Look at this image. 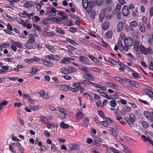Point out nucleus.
<instances>
[{
	"label": "nucleus",
	"instance_id": "f257e3e1",
	"mask_svg": "<svg viewBox=\"0 0 153 153\" xmlns=\"http://www.w3.org/2000/svg\"><path fill=\"white\" fill-rule=\"evenodd\" d=\"M82 83L81 82H77L74 83L72 85L74 88L71 87H70V91L73 92H76L80 91L81 93L82 92L84 89L82 87Z\"/></svg>",
	"mask_w": 153,
	"mask_h": 153
},
{
	"label": "nucleus",
	"instance_id": "f03ea898",
	"mask_svg": "<svg viewBox=\"0 0 153 153\" xmlns=\"http://www.w3.org/2000/svg\"><path fill=\"white\" fill-rule=\"evenodd\" d=\"M82 4L84 8L86 9V12L89 14L92 10L93 4L92 1H88V0H82Z\"/></svg>",
	"mask_w": 153,
	"mask_h": 153
},
{
	"label": "nucleus",
	"instance_id": "7ed1b4c3",
	"mask_svg": "<svg viewBox=\"0 0 153 153\" xmlns=\"http://www.w3.org/2000/svg\"><path fill=\"white\" fill-rule=\"evenodd\" d=\"M34 13L32 12L30 13H28L26 11H24L22 12H21L19 14V16L23 18H28L30 19L31 17L33 16Z\"/></svg>",
	"mask_w": 153,
	"mask_h": 153
},
{
	"label": "nucleus",
	"instance_id": "20e7f679",
	"mask_svg": "<svg viewBox=\"0 0 153 153\" xmlns=\"http://www.w3.org/2000/svg\"><path fill=\"white\" fill-rule=\"evenodd\" d=\"M141 52L142 53L145 55H147L148 53H152V51L150 47L146 48L143 45L140 46Z\"/></svg>",
	"mask_w": 153,
	"mask_h": 153
},
{
	"label": "nucleus",
	"instance_id": "39448f33",
	"mask_svg": "<svg viewBox=\"0 0 153 153\" xmlns=\"http://www.w3.org/2000/svg\"><path fill=\"white\" fill-rule=\"evenodd\" d=\"M83 83L84 84H85L86 85H92L94 86L102 89V85L99 84H98L96 83H93L92 82L88 80V79H85L83 81Z\"/></svg>",
	"mask_w": 153,
	"mask_h": 153
},
{
	"label": "nucleus",
	"instance_id": "423d86ee",
	"mask_svg": "<svg viewBox=\"0 0 153 153\" xmlns=\"http://www.w3.org/2000/svg\"><path fill=\"white\" fill-rule=\"evenodd\" d=\"M117 46L118 48L121 51H127L128 49V48L127 46H123L122 42L120 40H119L117 42Z\"/></svg>",
	"mask_w": 153,
	"mask_h": 153
},
{
	"label": "nucleus",
	"instance_id": "0eeeda50",
	"mask_svg": "<svg viewBox=\"0 0 153 153\" xmlns=\"http://www.w3.org/2000/svg\"><path fill=\"white\" fill-rule=\"evenodd\" d=\"M133 39L130 37H128L126 38L124 41V43L125 46H131L133 44Z\"/></svg>",
	"mask_w": 153,
	"mask_h": 153
},
{
	"label": "nucleus",
	"instance_id": "6e6552de",
	"mask_svg": "<svg viewBox=\"0 0 153 153\" xmlns=\"http://www.w3.org/2000/svg\"><path fill=\"white\" fill-rule=\"evenodd\" d=\"M135 117L134 115L133 114H131L130 115L129 119L126 120V121L129 124L131 127L134 126L133 123L135 122Z\"/></svg>",
	"mask_w": 153,
	"mask_h": 153
},
{
	"label": "nucleus",
	"instance_id": "1a4fd4ad",
	"mask_svg": "<svg viewBox=\"0 0 153 153\" xmlns=\"http://www.w3.org/2000/svg\"><path fill=\"white\" fill-rule=\"evenodd\" d=\"M102 142V140L100 138L95 137L93 141V144L98 147L101 146V142Z\"/></svg>",
	"mask_w": 153,
	"mask_h": 153
},
{
	"label": "nucleus",
	"instance_id": "9d476101",
	"mask_svg": "<svg viewBox=\"0 0 153 153\" xmlns=\"http://www.w3.org/2000/svg\"><path fill=\"white\" fill-rule=\"evenodd\" d=\"M114 112L116 114L115 117L116 119L122 125H124L126 124V122L123 120L122 116L117 114V112Z\"/></svg>",
	"mask_w": 153,
	"mask_h": 153
},
{
	"label": "nucleus",
	"instance_id": "9b49d317",
	"mask_svg": "<svg viewBox=\"0 0 153 153\" xmlns=\"http://www.w3.org/2000/svg\"><path fill=\"white\" fill-rule=\"evenodd\" d=\"M108 131L110 134L112 135L113 137H116L118 135V132L115 129L111 127H109L108 128Z\"/></svg>",
	"mask_w": 153,
	"mask_h": 153
},
{
	"label": "nucleus",
	"instance_id": "f8f14e48",
	"mask_svg": "<svg viewBox=\"0 0 153 153\" xmlns=\"http://www.w3.org/2000/svg\"><path fill=\"white\" fill-rule=\"evenodd\" d=\"M84 78L87 79H89L91 81H94L95 79V78L89 73L85 74L83 76Z\"/></svg>",
	"mask_w": 153,
	"mask_h": 153
},
{
	"label": "nucleus",
	"instance_id": "ddd939ff",
	"mask_svg": "<svg viewBox=\"0 0 153 153\" xmlns=\"http://www.w3.org/2000/svg\"><path fill=\"white\" fill-rule=\"evenodd\" d=\"M122 13L125 16H127L129 14V11L128 7L127 6L125 5L123 7L122 9Z\"/></svg>",
	"mask_w": 153,
	"mask_h": 153
},
{
	"label": "nucleus",
	"instance_id": "4468645a",
	"mask_svg": "<svg viewBox=\"0 0 153 153\" xmlns=\"http://www.w3.org/2000/svg\"><path fill=\"white\" fill-rule=\"evenodd\" d=\"M35 4V2L34 1H28L24 4V7L26 8H29L34 6Z\"/></svg>",
	"mask_w": 153,
	"mask_h": 153
},
{
	"label": "nucleus",
	"instance_id": "2eb2a0df",
	"mask_svg": "<svg viewBox=\"0 0 153 153\" xmlns=\"http://www.w3.org/2000/svg\"><path fill=\"white\" fill-rule=\"evenodd\" d=\"M138 23L135 20L131 21L129 23L130 27L131 30H133V28L137 27L138 26Z\"/></svg>",
	"mask_w": 153,
	"mask_h": 153
},
{
	"label": "nucleus",
	"instance_id": "dca6fc26",
	"mask_svg": "<svg viewBox=\"0 0 153 153\" xmlns=\"http://www.w3.org/2000/svg\"><path fill=\"white\" fill-rule=\"evenodd\" d=\"M139 44L140 42L138 41H136L134 42V48L135 51H138L140 50V48Z\"/></svg>",
	"mask_w": 153,
	"mask_h": 153
},
{
	"label": "nucleus",
	"instance_id": "f3484780",
	"mask_svg": "<svg viewBox=\"0 0 153 153\" xmlns=\"http://www.w3.org/2000/svg\"><path fill=\"white\" fill-rule=\"evenodd\" d=\"M89 119L87 117L84 118V120L82 124V126L85 127H87L89 123Z\"/></svg>",
	"mask_w": 153,
	"mask_h": 153
},
{
	"label": "nucleus",
	"instance_id": "a211bd4d",
	"mask_svg": "<svg viewBox=\"0 0 153 153\" xmlns=\"http://www.w3.org/2000/svg\"><path fill=\"white\" fill-rule=\"evenodd\" d=\"M123 24L122 22H119L117 25V31L119 32H121L123 28Z\"/></svg>",
	"mask_w": 153,
	"mask_h": 153
},
{
	"label": "nucleus",
	"instance_id": "6ab92c4d",
	"mask_svg": "<svg viewBox=\"0 0 153 153\" xmlns=\"http://www.w3.org/2000/svg\"><path fill=\"white\" fill-rule=\"evenodd\" d=\"M109 25V22H105L102 25V29L104 30H106L108 29Z\"/></svg>",
	"mask_w": 153,
	"mask_h": 153
},
{
	"label": "nucleus",
	"instance_id": "aec40b11",
	"mask_svg": "<svg viewBox=\"0 0 153 153\" xmlns=\"http://www.w3.org/2000/svg\"><path fill=\"white\" fill-rule=\"evenodd\" d=\"M10 42L12 44L15 45L18 48H22L23 47V45L19 43L18 42H16L13 40H11Z\"/></svg>",
	"mask_w": 153,
	"mask_h": 153
},
{
	"label": "nucleus",
	"instance_id": "412c9836",
	"mask_svg": "<svg viewBox=\"0 0 153 153\" xmlns=\"http://www.w3.org/2000/svg\"><path fill=\"white\" fill-rule=\"evenodd\" d=\"M144 92L148 94L150 97L153 98V92L149 89H144Z\"/></svg>",
	"mask_w": 153,
	"mask_h": 153
},
{
	"label": "nucleus",
	"instance_id": "4be33fe9",
	"mask_svg": "<svg viewBox=\"0 0 153 153\" xmlns=\"http://www.w3.org/2000/svg\"><path fill=\"white\" fill-rule=\"evenodd\" d=\"M45 47L49 51L52 52H54L55 51V49L54 47L49 44L45 45Z\"/></svg>",
	"mask_w": 153,
	"mask_h": 153
},
{
	"label": "nucleus",
	"instance_id": "5701e85b",
	"mask_svg": "<svg viewBox=\"0 0 153 153\" xmlns=\"http://www.w3.org/2000/svg\"><path fill=\"white\" fill-rule=\"evenodd\" d=\"M143 114L147 119L150 120L152 115V113L148 111H145L144 112Z\"/></svg>",
	"mask_w": 153,
	"mask_h": 153
},
{
	"label": "nucleus",
	"instance_id": "b1692460",
	"mask_svg": "<svg viewBox=\"0 0 153 153\" xmlns=\"http://www.w3.org/2000/svg\"><path fill=\"white\" fill-rule=\"evenodd\" d=\"M61 63L67 64L70 63L69 57H65L61 60Z\"/></svg>",
	"mask_w": 153,
	"mask_h": 153
},
{
	"label": "nucleus",
	"instance_id": "393cba45",
	"mask_svg": "<svg viewBox=\"0 0 153 153\" xmlns=\"http://www.w3.org/2000/svg\"><path fill=\"white\" fill-rule=\"evenodd\" d=\"M35 41V39L34 36L32 34H31L29 36V39L27 41V43L26 44L27 46H28V43H32L34 42Z\"/></svg>",
	"mask_w": 153,
	"mask_h": 153
},
{
	"label": "nucleus",
	"instance_id": "a878e982",
	"mask_svg": "<svg viewBox=\"0 0 153 153\" xmlns=\"http://www.w3.org/2000/svg\"><path fill=\"white\" fill-rule=\"evenodd\" d=\"M40 120L42 123L45 124H47L48 121L47 118L44 117H40Z\"/></svg>",
	"mask_w": 153,
	"mask_h": 153
},
{
	"label": "nucleus",
	"instance_id": "bb28decb",
	"mask_svg": "<svg viewBox=\"0 0 153 153\" xmlns=\"http://www.w3.org/2000/svg\"><path fill=\"white\" fill-rule=\"evenodd\" d=\"M84 116V114L81 111L77 112L76 115V117L77 119H81Z\"/></svg>",
	"mask_w": 153,
	"mask_h": 153
},
{
	"label": "nucleus",
	"instance_id": "cd10ccee",
	"mask_svg": "<svg viewBox=\"0 0 153 153\" xmlns=\"http://www.w3.org/2000/svg\"><path fill=\"white\" fill-rule=\"evenodd\" d=\"M128 82L131 85H133L136 87H138L140 86V85L136 82H135L129 79L128 80Z\"/></svg>",
	"mask_w": 153,
	"mask_h": 153
},
{
	"label": "nucleus",
	"instance_id": "c85d7f7f",
	"mask_svg": "<svg viewBox=\"0 0 153 153\" xmlns=\"http://www.w3.org/2000/svg\"><path fill=\"white\" fill-rule=\"evenodd\" d=\"M139 27L140 31L144 33L146 30V27L144 24H142L141 23H140L139 25Z\"/></svg>",
	"mask_w": 153,
	"mask_h": 153
},
{
	"label": "nucleus",
	"instance_id": "c756f323",
	"mask_svg": "<svg viewBox=\"0 0 153 153\" xmlns=\"http://www.w3.org/2000/svg\"><path fill=\"white\" fill-rule=\"evenodd\" d=\"M106 83L108 86L114 88L115 89H117L118 88L117 86L111 82H108Z\"/></svg>",
	"mask_w": 153,
	"mask_h": 153
},
{
	"label": "nucleus",
	"instance_id": "7c9ffc66",
	"mask_svg": "<svg viewBox=\"0 0 153 153\" xmlns=\"http://www.w3.org/2000/svg\"><path fill=\"white\" fill-rule=\"evenodd\" d=\"M113 33L112 30H108L105 34L106 37L108 39L112 38Z\"/></svg>",
	"mask_w": 153,
	"mask_h": 153
},
{
	"label": "nucleus",
	"instance_id": "2f4dec72",
	"mask_svg": "<svg viewBox=\"0 0 153 153\" xmlns=\"http://www.w3.org/2000/svg\"><path fill=\"white\" fill-rule=\"evenodd\" d=\"M55 30L56 32L62 35H64L65 34V32L64 31L60 28L57 27L56 28Z\"/></svg>",
	"mask_w": 153,
	"mask_h": 153
},
{
	"label": "nucleus",
	"instance_id": "473e14b6",
	"mask_svg": "<svg viewBox=\"0 0 153 153\" xmlns=\"http://www.w3.org/2000/svg\"><path fill=\"white\" fill-rule=\"evenodd\" d=\"M58 111L61 113L62 114L65 116L67 114V111L64 108H62L60 107H58Z\"/></svg>",
	"mask_w": 153,
	"mask_h": 153
},
{
	"label": "nucleus",
	"instance_id": "72a5a7b5",
	"mask_svg": "<svg viewBox=\"0 0 153 153\" xmlns=\"http://www.w3.org/2000/svg\"><path fill=\"white\" fill-rule=\"evenodd\" d=\"M30 108L33 111H37L39 109V107L38 105H31Z\"/></svg>",
	"mask_w": 153,
	"mask_h": 153
},
{
	"label": "nucleus",
	"instance_id": "f704fd0d",
	"mask_svg": "<svg viewBox=\"0 0 153 153\" xmlns=\"http://www.w3.org/2000/svg\"><path fill=\"white\" fill-rule=\"evenodd\" d=\"M106 10L105 9L102 10L100 12L99 17L100 18H104L105 17Z\"/></svg>",
	"mask_w": 153,
	"mask_h": 153
},
{
	"label": "nucleus",
	"instance_id": "c9c22d12",
	"mask_svg": "<svg viewBox=\"0 0 153 153\" xmlns=\"http://www.w3.org/2000/svg\"><path fill=\"white\" fill-rule=\"evenodd\" d=\"M70 87L71 86H68V85H62L61 87V89L62 90L67 91L68 90H69L70 91Z\"/></svg>",
	"mask_w": 153,
	"mask_h": 153
},
{
	"label": "nucleus",
	"instance_id": "e433bc0d",
	"mask_svg": "<svg viewBox=\"0 0 153 153\" xmlns=\"http://www.w3.org/2000/svg\"><path fill=\"white\" fill-rule=\"evenodd\" d=\"M15 19L18 23L22 24V25H23V24L25 23L24 21L23 20L19 17H16Z\"/></svg>",
	"mask_w": 153,
	"mask_h": 153
},
{
	"label": "nucleus",
	"instance_id": "4c0bfd02",
	"mask_svg": "<svg viewBox=\"0 0 153 153\" xmlns=\"http://www.w3.org/2000/svg\"><path fill=\"white\" fill-rule=\"evenodd\" d=\"M68 69L69 73H74L76 71V69L75 68L71 66L68 67Z\"/></svg>",
	"mask_w": 153,
	"mask_h": 153
},
{
	"label": "nucleus",
	"instance_id": "58836bf2",
	"mask_svg": "<svg viewBox=\"0 0 153 153\" xmlns=\"http://www.w3.org/2000/svg\"><path fill=\"white\" fill-rule=\"evenodd\" d=\"M60 126L62 128L66 129L69 128V126L66 124L64 123L63 122H62L60 125Z\"/></svg>",
	"mask_w": 153,
	"mask_h": 153
},
{
	"label": "nucleus",
	"instance_id": "ea45409f",
	"mask_svg": "<svg viewBox=\"0 0 153 153\" xmlns=\"http://www.w3.org/2000/svg\"><path fill=\"white\" fill-rule=\"evenodd\" d=\"M31 70L29 73L33 75H35L36 72L38 71V69L37 68L32 67L31 68Z\"/></svg>",
	"mask_w": 153,
	"mask_h": 153
},
{
	"label": "nucleus",
	"instance_id": "a19ab883",
	"mask_svg": "<svg viewBox=\"0 0 153 153\" xmlns=\"http://www.w3.org/2000/svg\"><path fill=\"white\" fill-rule=\"evenodd\" d=\"M109 149H110V150L111 151H112V152H114V153H120V152H119V151L117 150L116 149H115L114 148H113L112 147H110V148H108L107 149V151H108L109 150Z\"/></svg>",
	"mask_w": 153,
	"mask_h": 153
},
{
	"label": "nucleus",
	"instance_id": "79ce46f5",
	"mask_svg": "<svg viewBox=\"0 0 153 153\" xmlns=\"http://www.w3.org/2000/svg\"><path fill=\"white\" fill-rule=\"evenodd\" d=\"M89 58L93 61L95 63H97L98 62V60L95 57L91 55H89L88 56Z\"/></svg>",
	"mask_w": 153,
	"mask_h": 153
},
{
	"label": "nucleus",
	"instance_id": "37998d69",
	"mask_svg": "<svg viewBox=\"0 0 153 153\" xmlns=\"http://www.w3.org/2000/svg\"><path fill=\"white\" fill-rule=\"evenodd\" d=\"M100 124L104 127H107L109 125V123L107 121H102L101 122Z\"/></svg>",
	"mask_w": 153,
	"mask_h": 153
},
{
	"label": "nucleus",
	"instance_id": "c03bdc74",
	"mask_svg": "<svg viewBox=\"0 0 153 153\" xmlns=\"http://www.w3.org/2000/svg\"><path fill=\"white\" fill-rule=\"evenodd\" d=\"M148 42L151 45H153V34H152L148 40Z\"/></svg>",
	"mask_w": 153,
	"mask_h": 153
},
{
	"label": "nucleus",
	"instance_id": "a18cd8bd",
	"mask_svg": "<svg viewBox=\"0 0 153 153\" xmlns=\"http://www.w3.org/2000/svg\"><path fill=\"white\" fill-rule=\"evenodd\" d=\"M131 71L134 72L132 74V76L133 77L136 78H138L139 77L140 75L138 73L134 71L133 70H131Z\"/></svg>",
	"mask_w": 153,
	"mask_h": 153
},
{
	"label": "nucleus",
	"instance_id": "49530a36",
	"mask_svg": "<svg viewBox=\"0 0 153 153\" xmlns=\"http://www.w3.org/2000/svg\"><path fill=\"white\" fill-rule=\"evenodd\" d=\"M72 21L71 20H67L65 23V25L66 26H70L73 25Z\"/></svg>",
	"mask_w": 153,
	"mask_h": 153
},
{
	"label": "nucleus",
	"instance_id": "de8ad7c7",
	"mask_svg": "<svg viewBox=\"0 0 153 153\" xmlns=\"http://www.w3.org/2000/svg\"><path fill=\"white\" fill-rule=\"evenodd\" d=\"M142 124L143 127L146 128L148 127L149 123L145 121H143L142 123Z\"/></svg>",
	"mask_w": 153,
	"mask_h": 153
},
{
	"label": "nucleus",
	"instance_id": "09e8293b",
	"mask_svg": "<svg viewBox=\"0 0 153 153\" xmlns=\"http://www.w3.org/2000/svg\"><path fill=\"white\" fill-rule=\"evenodd\" d=\"M117 105L116 101L114 100H112L110 102V105L111 107H115Z\"/></svg>",
	"mask_w": 153,
	"mask_h": 153
},
{
	"label": "nucleus",
	"instance_id": "8fccbe9b",
	"mask_svg": "<svg viewBox=\"0 0 153 153\" xmlns=\"http://www.w3.org/2000/svg\"><path fill=\"white\" fill-rule=\"evenodd\" d=\"M23 26L25 27H27L28 29H30L32 27L31 25L29 23H24Z\"/></svg>",
	"mask_w": 153,
	"mask_h": 153
},
{
	"label": "nucleus",
	"instance_id": "3c124183",
	"mask_svg": "<svg viewBox=\"0 0 153 153\" xmlns=\"http://www.w3.org/2000/svg\"><path fill=\"white\" fill-rule=\"evenodd\" d=\"M79 60L80 61L85 62L86 61V59L85 56H82L79 57Z\"/></svg>",
	"mask_w": 153,
	"mask_h": 153
},
{
	"label": "nucleus",
	"instance_id": "603ef678",
	"mask_svg": "<svg viewBox=\"0 0 153 153\" xmlns=\"http://www.w3.org/2000/svg\"><path fill=\"white\" fill-rule=\"evenodd\" d=\"M82 71H83L86 73H88L89 72V69L88 67H83L81 68Z\"/></svg>",
	"mask_w": 153,
	"mask_h": 153
},
{
	"label": "nucleus",
	"instance_id": "864d4df0",
	"mask_svg": "<svg viewBox=\"0 0 153 153\" xmlns=\"http://www.w3.org/2000/svg\"><path fill=\"white\" fill-rule=\"evenodd\" d=\"M92 69L93 71L97 73H99L101 72V69L97 67H93Z\"/></svg>",
	"mask_w": 153,
	"mask_h": 153
},
{
	"label": "nucleus",
	"instance_id": "5fc2aeb1",
	"mask_svg": "<svg viewBox=\"0 0 153 153\" xmlns=\"http://www.w3.org/2000/svg\"><path fill=\"white\" fill-rule=\"evenodd\" d=\"M90 13H91L90 16L91 18L92 19H94L95 16V11L93 10L91 12L90 11Z\"/></svg>",
	"mask_w": 153,
	"mask_h": 153
},
{
	"label": "nucleus",
	"instance_id": "6e6d98bb",
	"mask_svg": "<svg viewBox=\"0 0 153 153\" xmlns=\"http://www.w3.org/2000/svg\"><path fill=\"white\" fill-rule=\"evenodd\" d=\"M103 3L102 0H96V4L97 6L101 5Z\"/></svg>",
	"mask_w": 153,
	"mask_h": 153
},
{
	"label": "nucleus",
	"instance_id": "4d7b16f0",
	"mask_svg": "<svg viewBox=\"0 0 153 153\" xmlns=\"http://www.w3.org/2000/svg\"><path fill=\"white\" fill-rule=\"evenodd\" d=\"M108 61L112 64L115 65L116 64V62L113 59L111 58H109Z\"/></svg>",
	"mask_w": 153,
	"mask_h": 153
},
{
	"label": "nucleus",
	"instance_id": "13d9d810",
	"mask_svg": "<svg viewBox=\"0 0 153 153\" xmlns=\"http://www.w3.org/2000/svg\"><path fill=\"white\" fill-rule=\"evenodd\" d=\"M43 64L45 65L50 67L52 66L53 65L52 63L48 62H44Z\"/></svg>",
	"mask_w": 153,
	"mask_h": 153
},
{
	"label": "nucleus",
	"instance_id": "bf43d9fd",
	"mask_svg": "<svg viewBox=\"0 0 153 153\" xmlns=\"http://www.w3.org/2000/svg\"><path fill=\"white\" fill-rule=\"evenodd\" d=\"M135 11H132V15L134 17H136L137 16L138 13V10L137 8L135 9Z\"/></svg>",
	"mask_w": 153,
	"mask_h": 153
},
{
	"label": "nucleus",
	"instance_id": "052dcab7",
	"mask_svg": "<svg viewBox=\"0 0 153 153\" xmlns=\"http://www.w3.org/2000/svg\"><path fill=\"white\" fill-rule=\"evenodd\" d=\"M98 114L102 118H103L104 117V114L101 110L99 111Z\"/></svg>",
	"mask_w": 153,
	"mask_h": 153
},
{
	"label": "nucleus",
	"instance_id": "680f3d73",
	"mask_svg": "<svg viewBox=\"0 0 153 153\" xmlns=\"http://www.w3.org/2000/svg\"><path fill=\"white\" fill-rule=\"evenodd\" d=\"M32 19L33 20H34L36 22H38L40 20L39 18L37 16H35Z\"/></svg>",
	"mask_w": 153,
	"mask_h": 153
},
{
	"label": "nucleus",
	"instance_id": "e2e57ef3",
	"mask_svg": "<svg viewBox=\"0 0 153 153\" xmlns=\"http://www.w3.org/2000/svg\"><path fill=\"white\" fill-rule=\"evenodd\" d=\"M46 125L47 127L48 128H52L54 127L53 125L50 123H48V122L47 123V124Z\"/></svg>",
	"mask_w": 153,
	"mask_h": 153
},
{
	"label": "nucleus",
	"instance_id": "0e129e2a",
	"mask_svg": "<svg viewBox=\"0 0 153 153\" xmlns=\"http://www.w3.org/2000/svg\"><path fill=\"white\" fill-rule=\"evenodd\" d=\"M66 40L68 42H70L71 44H72L77 45V43L74 42L73 40L69 38H67Z\"/></svg>",
	"mask_w": 153,
	"mask_h": 153
},
{
	"label": "nucleus",
	"instance_id": "69168bd1",
	"mask_svg": "<svg viewBox=\"0 0 153 153\" xmlns=\"http://www.w3.org/2000/svg\"><path fill=\"white\" fill-rule=\"evenodd\" d=\"M117 62L121 67L123 68H125V67H128L127 66L123 64L121 62L117 61Z\"/></svg>",
	"mask_w": 153,
	"mask_h": 153
},
{
	"label": "nucleus",
	"instance_id": "338daca9",
	"mask_svg": "<svg viewBox=\"0 0 153 153\" xmlns=\"http://www.w3.org/2000/svg\"><path fill=\"white\" fill-rule=\"evenodd\" d=\"M143 23L142 24H146L147 22V19L145 17H143L142 19Z\"/></svg>",
	"mask_w": 153,
	"mask_h": 153
},
{
	"label": "nucleus",
	"instance_id": "774afa93",
	"mask_svg": "<svg viewBox=\"0 0 153 153\" xmlns=\"http://www.w3.org/2000/svg\"><path fill=\"white\" fill-rule=\"evenodd\" d=\"M150 15L151 17H152L153 15V7H151L149 10Z\"/></svg>",
	"mask_w": 153,
	"mask_h": 153
}]
</instances>
